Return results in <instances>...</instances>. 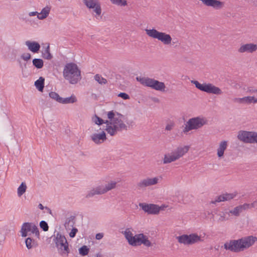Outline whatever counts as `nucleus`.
<instances>
[{"mask_svg": "<svg viewBox=\"0 0 257 257\" xmlns=\"http://www.w3.org/2000/svg\"><path fill=\"white\" fill-rule=\"evenodd\" d=\"M47 17L45 16L44 15L41 14V12L40 13H38L37 18H38V19L42 20H44V19H45Z\"/></svg>", "mask_w": 257, "mask_h": 257, "instance_id": "obj_48", "label": "nucleus"}, {"mask_svg": "<svg viewBox=\"0 0 257 257\" xmlns=\"http://www.w3.org/2000/svg\"><path fill=\"white\" fill-rule=\"evenodd\" d=\"M191 82L194 84L197 89L202 91L217 95L221 94L222 93L221 90L219 87H216L211 83L201 84L197 80H191Z\"/></svg>", "mask_w": 257, "mask_h": 257, "instance_id": "obj_7", "label": "nucleus"}, {"mask_svg": "<svg viewBox=\"0 0 257 257\" xmlns=\"http://www.w3.org/2000/svg\"><path fill=\"white\" fill-rule=\"evenodd\" d=\"M248 91L250 93H257V89H249Z\"/></svg>", "mask_w": 257, "mask_h": 257, "instance_id": "obj_52", "label": "nucleus"}, {"mask_svg": "<svg viewBox=\"0 0 257 257\" xmlns=\"http://www.w3.org/2000/svg\"><path fill=\"white\" fill-rule=\"evenodd\" d=\"M64 78L71 84L77 83L81 79V71L76 64L71 62L67 63L63 71Z\"/></svg>", "mask_w": 257, "mask_h": 257, "instance_id": "obj_3", "label": "nucleus"}, {"mask_svg": "<svg viewBox=\"0 0 257 257\" xmlns=\"http://www.w3.org/2000/svg\"><path fill=\"white\" fill-rule=\"evenodd\" d=\"M176 238L180 243L185 245H192L203 241L200 236L195 233L189 235L183 234L177 236Z\"/></svg>", "mask_w": 257, "mask_h": 257, "instance_id": "obj_8", "label": "nucleus"}, {"mask_svg": "<svg viewBox=\"0 0 257 257\" xmlns=\"http://www.w3.org/2000/svg\"><path fill=\"white\" fill-rule=\"evenodd\" d=\"M117 96L118 97L122 98V99H123L124 100L130 99V96L127 93H124V92H120L118 94Z\"/></svg>", "mask_w": 257, "mask_h": 257, "instance_id": "obj_46", "label": "nucleus"}, {"mask_svg": "<svg viewBox=\"0 0 257 257\" xmlns=\"http://www.w3.org/2000/svg\"><path fill=\"white\" fill-rule=\"evenodd\" d=\"M92 140L96 144H100L106 140L105 133L103 131L100 134H93L91 136Z\"/></svg>", "mask_w": 257, "mask_h": 257, "instance_id": "obj_18", "label": "nucleus"}, {"mask_svg": "<svg viewBox=\"0 0 257 257\" xmlns=\"http://www.w3.org/2000/svg\"><path fill=\"white\" fill-rule=\"evenodd\" d=\"M103 186L100 185L91 189L86 195V198L92 197L95 195H101L105 193Z\"/></svg>", "mask_w": 257, "mask_h": 257, "instance_id": "obj_16", "label": "nucleus"}, {"mask_svg": "<svg viewBox=\"0 0 257 257\" xmlns=\"http://www.w3.org/2000/svg\"><path fill=\"white\" fill-rule=\"evenodd\" d=\"M45 79L43 77H40L39 79L35 82V85L38 90L42 91L44 87Z\"/></svg>", "mask_w": 257, "mask_h": 257, "instance_id": "obj_26", "label": "nucleus"}, {"mask_svg": "<svg viewBox=\"0 0 257 257\" xmlns=\"http://www.w3.org/2000/svg\"><path fill=\"white\" fill-rule=\"evenodd\" d=\"M142 244L147 247L151 246L152 245L148 237L143 233H141L139 245Z\"/></svg>", "mask_w": 257, "mask_h": 257, "instance_id": "obj_24", "label": "nucleus"}, {"mask_svg": "<svg viewBox=\"0 0 257 257\" xmlns=\"http://www.w3.org/2000/svg\"><path fill=\"white\" fill-rule=\"evenodd\" d=\"M247 205V210L251 208H255L257 209V200L254 201L251 203H245Z\"/></svg>", "mask_w": 257, "mask_h": 257, "instance_id": "obj_43", "label": "nucleus"}, {"mask_svg": "<svg viewBox=\"0 0 257 257\" xmlns=\"http://www.w3.org/2000/svg\"><path fill=\"white\" fill-rule=\"evenodd\" d=\"M104 123H106L107 124L106 127L109 125L112 126V120H106L105 121H104Z\"/></svg>", "mask_w": 257, "mask_h": 257, "instance_id": "obj_50", "label": "nucleus"}, {"mask_svg": "<svg viewBox=\"0 0 257 257\" xmlns=\"http://www.w3.org/2000/svg\"><path fill=\"white\" fill-rule=\"evenodd\" d=\"M51 8L49 6H46L44 8H43L41 13V14L44 15L45 16L48 17L50 12Z\"/></svg>", "mask_w": 257, "mask_h": 257, "instance_id": "obj_42", "label": "nucleus"}, {"mask_svg": "<svg viewBox=\"0 0 257 257\" xmlns=\"http://www.w3.org/2000/svg\"><path fill=\"white\" fill-rule=\"evenodd\" d=\"M40 226L44 231H47L49 229L48 223L45 221H41L40 222Z\"/></svg>", "mask_w": 257, "mask_h": 257, "instance_id": "obj_40", "label": "nucleus"}, {"mask_svg": "<svg viewBox=\"0 0 257 257\" xmlns=\"http://www.w3.org/2000/svg\"><path fill=\"white\" fill-rule=\"evenodd\" d=\"M227 147V142L226 141H221L217 149V156L219 158L223 156L224 151L226 149Z\"/></svg>", "mask_w": 257, "mask_h": 257, "instance_id": "obj_22", "label": "nucleus"}, {"mask_svg": "<svg viewBox=\"0 0 257 257\" xmlns=\"http://www.w3.org/2000/svg\"><path fill=\"white\" fill-rule=\"evenodd\" d=\"M257 50V45L253 43L242 44L238 49L240 53H252Z\"/></svg>", "mask_w": 257, "mask_h": 257, "instance_id": "obj_14", "label": "nucleus"}, {"mask_svg": "<svg viewBox=\"0 0 257 257\" xmlns=\"http://www.w3.org/2000/svg\"><path fill=\"white\" fill-rule=\"evenodd\" d=\"M110 1L113 4H115L117 6H124L127 5V3L125 0H110Z\"/></svg>", "mask_w": 257, "mask_h": 257, "instance_id": "obj_39", "label": "nucleus"}, {"mask_svg": "<svg viewBox=\"0 0 257 257\" xmlns=\"http://www.w3.org/2000/svg\"><path fill=\"white\" fill-rule=\"evenodd\" d=\"M116 182L115 181H111L110 183L105 185V186H103V188L104 189L105 192L106 193L107 191L111 190L112 189H114L116 187Z\"/></svg>", "mask_w": 257, "mask_h": 257, "instance_id": "obj_33", "label": "nucleus"}, {"mask_svg": "<svg viewBox=\"0 0 257 257\" xmlns=\"http://www.w3.org/2000/svg\"><path fill=\"white\" fill-rule=\"evenodd\" d=\"M25 45L28 47V49L34 53H37L41 48L39 43L36 41H27Z\"/></svg>", "mask_w": 257, "mask_h": 257, "instance_id": "obj_17", "label": "nucleus"}, {"mask_svg": "<svg viewBox=\"0 0 257 257\" xmlns=\"http://www.w3.org/2000/svg\"><path fill=\"white\" fill-rule=\"evenodd\" d=\"M89 251V248L86 245H83L79 249V253L83 256L87 255Z\"/></svg>", "mask_w": 257, "mask_h": 257, "instance_id": "obj_36", "label": "nucleus"}, {"mask_svg": "<svg viewBox=\"0 0 257 257\" xmlns=\"http://www.w3.org/2000/svg\"><path fill=\"white\" fill-rule=\"evenodd\" d=\"M247 205L244 203L243 205H238L234 207L233 209L229 210V213L234 216H238L240 213L243 212V211L247 210Z\"/></svg>", "mask_w": 257, "mask_h": 257, "instance_id": "obj_19", "label": "nucleus"}, {"mask_svg": "<svg viewBox=\"0 0 257 257\" xmlns=\"http://www.w3.org/2000/svg\"><path fill=\"white\" fill-rule=\"evenodd\" d=\"M27 189V186L25 183L22 182L20 186L18 188V195L19 197H21L23 194H24Z\"/></svg>", "mask_w": 257, "mask_h": 257, "instance_id": "obj_32", "label": "nucleus"}, {"mask_svg": "<svg viewBox=\"0 0 257 257\" xmlns=\"http://www.w3.org/2000/svg\"><path fill=\"white\" fill-rule=\"evenodd\" d=\"M148 36L154 39H158L161 41L164 45H170L171 43L172 38L169 34L164 32H159L155 29L145 30Z\"/></svg>", "mask_w": 257, "mask_h": 257, "instance_id": "obj_4", "label": "nucleus"}, {"mask_svg": "<svg viewBox=\"0 0 257 257\" xmlns=\"http://www.w3.org/2000/svg\"><path fill=\"white\" fill-rule=\"evenodd\" d=\"M45 208L48 210L49 213L52 214V211L49 208H48V207H45Z\"/></svg>", "mask_w": 257, "mask_h": 257, "instance_id": "obj_54", "label": "nucleus"}, {"mask_svg": "<svg viewBox=\"0 0 257 257\" xmlns=\"http://www.w3.org/2000/svg\"><path fill=\"white\" fill-rule=\"evenodd\" d=\"M55 243L57 248L62 251V253L68 254L69 252L68 243L65 236L59 232L56 234Z\"/></svg>", "mask_w": 257, "mask_h": 257, "instance_id": "obj_10", "label": "nucleus"}, {"mask_svg": "<svg viewBox=\"0 0 257 257\" xmlns=\"http://www.w3.org/2000/svg\"><path fill=\"white\" fill-rule=\"evenodd\" d=\"M38 207L39 208L41 209V210H43L45 208V207L43 206V205L41 203H40L38 205Z\"/></svg>", "mask_w": 257, "mask_h": 257, "instance_id": "obj_53", "label": "nucleus"}, {"mask_svg": "<svg viewBox=\"0 0 257 257\" xmlns=\"http://www.w3.org/2000/svg\"><path fill=\"white\" fill-rule=\"evenodd\" d=\"M137 80L144 86L150 87L155 90L165 91L166 88L164 82L148 77H137Z\"/></svg>", "mask_w": 257, "mask_h": 257, "instance_id": "obj_5", "label": "nucleus"}, {"mask_svg": "<svg viewBox=\"0 0 257 257\" xmlns=\"http://www.w3.org/2000/svg\"><path fill=\"white\" fill-rule=\"evenodd\" d=\"M122 233L124 235L128 242L133 236V234L131 232L130 228H126L124 231L122 232Z\"/></svg>", "mask_w": 257, "mask_h": 257, "instance_id": "obj_35", "label": "nucleus"}, {"mask_svg": "<svg viewBox=\"0 0 257 257\" xmlns=\"http://www.w3.org/2000/svg\"><path fill=\"white\" fill-rule=\"evenodd\" d=\"M256 240L257 237L252 235L242 237L237 240H230L224 243V248L226 250L233 252H239L248 248Z\"/></svg>", "mask_w": 257, "mask_h": 257, "instance_id": "obj_1", "label": "nucleus"}, {"mask_svg": "<svg viewBox=\"0 0 257 257\" xmlns=\"http://www.w3.org/2000/svg\"><path fill=\"white\" fill-rule=\"evenodd\" d=\"M26 245L28 249L32 248L35 244V240L31 237H28L25 240Z\"/></svg>", "mask_w": 257, "mask_h": 257, "instance_id": "obj_37", "label": "nucleus"}, {"mask_svg": "<svg viewBox=\"0 0 257 257\" xmlns=\"http://www.w3.org/2000/svg\"><path fill=\"white\" fill-rule=\"evenodd\" d=\"M49 96L50 98L55 100L57 102H59L61 100V97H60L59 94L55 92H51L49 93Z\"/></svg>", "mask_w": 257, "mask_h": 257, "instance_id": "obj_38", "label": "nucleus"}, {"mask_svg": "<svg viewBox=\"0 0 257 257\" xmlns=\"http://www.w3.org/2000/svg\"><path fill=\"white\" fill-rule=\"evenodd\" d=\"M235 101L240 103H251L253 102L255 103L257 102V98L253 96H246L242 98H235Z\"/></svg>", "mask_w": 257, "mask_h": 257, "instance_id": "obj_20", "label": "nucleus"}, {"mask_svg": "<svg viewBox=\"0 0 257 257\" xmlns=\"http://www.w3.org/2000/svg\"><path fill=\"white\" fill-rule=\"evenodd\" d=\"M159 207H161V210H164V208L165 207V206H164V205H162V206H159Z\"/></svg>", "mask_w": 257, "mask_h": 257, "instance_id": "obj_55", "label": "nucleus"}, {"mask_svg": "<svg viewBox=\"0 0 257 257\" xmlns=\"http://www.w3.org/2000/svg\"><path fill=\"white\" fill-rule=\"evenodd\" d=\"M94 121L96 124L98 125H101L104 123V120L101 118L98 117L97 115H95Z\"/></svg>", "mask_w": 257, "mask_h": 257, "instance_id": "obj_44", "label": "nucleus"}, {"mask_svg": "<svg viewBox=\"0 0 257 257\" xmlns=\"http://www.w3.org/2000/svg\"><path fill=\"white\" fill-rule=\"evenodd\" d=\"M139 206L149 214H158L161 209V208L159 207V205L154 204L140 203Z\"/></svg>", "mask_w": 257, "mask_h": 257, "instance_id": "obj_11", "label": "nucleus"}, {"mask_svg": "<svg viewBox=\"0 0 257 257\" xmlns=\"http://www.w3.org/2000/svg\"><path fill=\"white\" fill-rule=\"evenodd\" d=\"M75 217L74 216H71L67 218L64 223L65 228L70 229V227H73L75 224Z\"/></svg>", "mask_w": 257, "mask_h": 257, "instance_id": "obj_29", "label": "nucleus"}, {"mask_svg": "<svg viewBox=\"0 0 257 257\" xmlns=\"http://www.w3.org/2000/svg\"><path fill=\"white\" fill-rule=\"evenodd\" d=\"M207 123V119L204 117L197 116L190 118L187 122L183 132L186 133L192 130H197L202 127Z\"/></svg>", "mask_w": 257, "mask_h": 257, "instance_id": "obj_6", "label": "nucleus"}, {"mask_svg": "<svg viewBox=\"0 0 257 257\" xmlns=\"http://www.w3.org/2000/svg\"><path fill=\"white\" fill-rule=\"evenodd\" d=\"M94 79L99 84H105L107 83V80L101 77V75L99 74H96L94 76Z\"/></svg>", "mask_w": 257, "mask_h": 257, "instance_id": "obj_34", "label": "nucleus"}, {"mask_svg": "<svg viewBox=\"0 0 257 257\" xmlns=\"http://www.w3.org/2000/svg\"><path fill=\"white\" fill-rule=\"evenodd\" d=\"M141 233L133 236L131 239H130L128 243L132 246L139 245Z\"/></svg>", "mask_w": 257, "mask_h": 257, "instance_id": "obj_27", "label": "nucleus"}, {"mask_svg": "<svg viewBox=\"0 0 257 257\" xmlns=\"http://www.w3.org/2000/svg\"><path fill=\"white\" fill-rule=\"evenodd\" d=\"M142 244L147 247L151 246L152 245L148 237L143 233H141L139 245Z\"/></svg>", "mask_w": 257, "mask_h": 257, "instance_id": "obj_25", "label": "nucleus"}, {"mask_svg": "<svg viewBox=\"0 0 257 257\" xmlns=\"http://www.w3.org/2000/svg\"><path fill=\"white\" fill-rule=\"evenodd\" d=\"M103 236V234L102 233H98L96 234L95 238L97 240L101 239Z\"/></svg>", "mask_w": 257, "mask_h": 257, "instance_id": "obj_49", "label": "nucleus"}, {"mask_svg": "<svg viewBox=\"0 0 257 257\" xmlns=\"http://www.w3.org/2000/svg\"><path fill=\"white\" fill-rule=\"evenodd\" d=\"M175 122L173 121L170 120L166 125L165 130L168 131H171L175 126Z\"/></svg>", "mask_w": 257, "mask_h": 257, "instance_id": "obj_41", "label": "nucleus"}, {"mask_svg": "<svg viewBox=\"0 0 257 257\" xmlns=\"http://www.w3.org/2000/svg\"><path fill=\"white\" fill-rule=\"evenodd\" d=\"M107 117L110 120H112V126L109 125L105 129L110 136L115 135L117 132L127 130V127L123 122V120L125 119L124 115L112 110L108 112Z\"/></svg>", "mask_w": 257, "mask_h": 257, "instance_id": "obj_2", "label": "nucleus"}, {"mask_svg": "<svg viewBox=\"0 0 257 257\" xmlns=\"http://www.w3.org/2000/svg\"><path fill=\"white\" fill-rule=\"evenodd\" d=\"M77 99L76 97L72 95L71 96L66 98H62L61 97V100L60 103L62 104H68V103H73L76 102Z\"/></svg>", "mask_w": 257, "mask_h": 257, "instance_id": "obj_28", "label": "nucleus"}, {"mask_svg": "<svg viewBox=\"0 0 257 257\" xmlns=\"http://www.w3.org/2000/svg\"><path fill=\"white\" fill-rule=\"evenodd\" d=\"M30 231L35 234L37 237H39L40 233L38 228L34 223L32 222L24 223L22 225L20 231L22 236L26 237L28 235V232Z\"/></svg>", "mask_w": 257, "mask_h": 257, "instance_id": "obj_9", "label": "nucleus"}, {"mask_svg": "<svg viewBox=\"0 0 257 257\" xmlns=\"http://www.w3.org/2000/svg\"><path fill=\"white\" fill-rule=\"evenodd\" d=\"M188 150L189 147L188 146L179 147L174 152H173V153L178 160L182 157L184 155H185V154H186L188 151Z\"/></svg>", "mask_w": 257, "mask_h": 257, "instance_id": "obj_21", "label": "nucleus"}, {"mask_svg": "<svg viewBox=\"0 0 257 257\" xmlns=\"http://www.w3.org/2000/svg\"><path fill=\"white\" fill-rule=\"evenodd\" d=\"M236 195L235 193H225L220 195L216 197L214 201L211 202L212 204H215L216 202H220L221 201H228L234 198Z\"/></svg>", "mask_w": 257, "mask_h": 257, "instance_id": "obj_15", "label": "nucleus"}, {"mask_svg": "<svg viewBox=\"0 0 257 257\" xmlns=\"http://www.w3.org/2000/svg\"><path fill=\"white\" fill-rule=\"evenodd\" d=\"M21 58L25 61H28L31 59V55L30 53H24L21 56Z\"/></svg>", "mask_w": 257, "mask_h": 257, "instance_id": "obj_45", "label": "nucleus"}, {"mask_svg": "<svg viewBox=\"0 0 257 257\" xmlns=\"http://www.w3.org/2000/svg\"><path fill=\"white\" fill-rule=\"evenodd\" d=\"M42 56L44 59L47 60H51L52 58V55L50 53L49 44H48L44 52H42Z\"/></svg>", "mask_w": 257, "mask_h": 257, "instance_id": "obj_31", "label": "nucleus"}, {"mask_svg": "<svg viewBox=\"0 0 257 257\" xmlns=\"http://www.w3.org/2000/svg\"><path fill=\"white\" fill-rule=\"evenodd\" d=\"M159 179L157 177L147 178L141 180L137 183V187L138 190H141L145 189L147 187L156 185L158 182Z\"/></svg>", "mask_w": 257, "mask_h": 257, "instance_id": "obj_12", "label": "nucleus"}, {"mask_svg": "<svg viewBox=\"0 0 257 257\" xmlns=\"http://www.w3.org/2000/svg\"><path fill=\"white\" fill-rule=\"evenodd\" d=\"M84 4L89 9H94L93 11L96 15L99 16L101 13V9L98 0H83Z\"/></svg>", "mask_w": 257, "mask_h": 257, "instance_id": "obj_13", "label": "nucleus"}, {"mask_svg": "<svg viewBox=\"0 0 257 257\" xmlns=\"http://www.w3.org/2000/svg\"><path fill=\"white\" fill-rule=\"evenodd\" d=\"M177 160V159L176 158L173 153L172 152L171 154H167L164 155L163 163L164 164L170 163Z\"/></svg>", "mask_w": 257, "mask_h": 257, "instance_id": "obj_23", "label": "nucleus"}, {"mask_svg": "<svg viewBox=\"0 0 257 257\" xmlns=\"http://www.w3.org/2000/svg\"><path fill=\"white\" fill-rule=\"evenodd\" d=\"M38 15L37 12H32L29 13V16H34Z\"/></svg>", "mask_w": 257, "mask_h": 257, "instance_id": "obj_51", "label": "nucleus"}, {"mask_svg": "<svg viewBox=\"0 0 257 257\" xmlns=\"http://www.w3.org/2000/svg\"><path fill=\"white\" fill-rule=\"evenodd\" d=\"M78 232V229L76 228L73 227L71 232L69 233V236L71 238H73L75 236L76 233Z\"/></svg>", "mask_w": 257, "mask_h": 257, "instance_id": "obj_47", "label": "nucleus"}, {"mask_svg": "<svg viewBox=\"0 0 257 257\" xmlns=\"http://www.w3.org/2000/svg\"><path fill=\"white\" fill-rule=\"evenodd\" d=\"M33 65L37 69H41L44 66V61L40 58H35L32 61Z\"/></svg>", "mask_w": 257, "mask_h": 257, "instance_id": "obj_30", "label": "nucleus"}]
</instances>
